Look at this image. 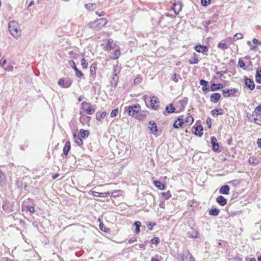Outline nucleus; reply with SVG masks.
Returning a JSON list of instances; mask_svg holds the SVG:
<instances>
[{
  "label": "nucleus",
  "mask_w": 261,
  "mask_h": 261,
  "mask_svg": "<svg viewBox=\"0 0 261 261\" xmlns=\"http://www.w3.org/2000/svg\"><path fill=\"white\" fill-rule=\"evenodd\" d=\"M9 30L11 34L15 38H18L21 36L19 25L16 21H11L9 23Z\"/></svg>",
  "instance_id": "nucleus-1"
},
{
  "label": "nucleus",
  "mask_w": 261,
  "mask_h": 261,
  "mask_svg": "<svg viewBox=\"0 0 261 261\" xmlns=\"http://www.w3.org/2000/svg\"><path fill=\"white\" fill-rule=\"evenodd\" d=\"M107 22V20L106 19L101 18L89 23L88 25L90 28L95 31H99L106 24Z\"/></svg>",
  "instance_id": "nucleus-2"
},
{
  "label": "nucleus",
  "mask_w": 261,
  "mask_h": 261,
  "mask_svg": "<svg viewBox=\"0 0 261 261\" xmlns=\"http://www.w3.org/2000/svg\"><path fill=\"white\" fill-rule=\"evenodd\" d=\"M141 109V107L139 104L133 105L124 108V112L127 113L129 116L135 117L138 114L139 110Z\"/></svg>",
  "instance_id": "nucleus-3"
},
{
  "label": "nucleus",
  "mask_w": 261,
  "mask_h": 261,
  "mask_svg": "<svg viewBox=\"0 0 261 261\" xmlns=\"http://www.w3.org/2000/svg\"><path fill=\"white\" fill-rule=\"evenodd\" d=\"M69 64H70V66L74 69L75 72V74L78 77L81 78L84 76V74L82 72V71L77 68L75 65V63L73 60L69 61Z\"/></svg>",
  "instance_id": "nucleus-4"
},
{
  "label": "nucleus",
  "mask_w": 261,
  "mask_h": 261,
  "mask_svg": "<svg viewBox=\"0 0 261 261\" xmlns=\"http://www.w3.org/2000/svg\"><path fill=\"white\" fill-rule=\"evenodd\" d=\"M187 237L189 238H197L198 236V231L193 227H190L187 232Z\"/></svg>",
  "instance_id": "nucleus-5"
},
{
  "label": "nucleus",
  "mask_w": 261,
  "mask_h": 261,
  "mask_svg": "<svg viewBox=\"0 0 261 261\" xmlns=\"http://www.w3.org/2000/svg\"><path fill=\"white\" fill-rule=\"evenodd\" d=\"M237 91L238 90L235 89H225L223 90V95L224 97H229L233 96Z\"/></svg>",
  "instance_id": "nucleus-6"
},
{
  "label": "nucleus",
  "mask_w": 261,
  "mask_h": 261,
  "mask_svg": "<svg viewBox=\"0 0 261 261\" xmlns=\"http://www.w3.org/2000/svg\"><path fill=\"white\" fill-rule=\"evenodd\" d=\"M245 84L251 90H253L255 88L253 81L249 78L246 77L245 79Z\"/></svg>",
  "instance_id": "nucleus-7"
},
{
  "label": "nucleus",
  "mask_w": 261,
  "mask_h": 261,
  "mask_svg": "<svg viewBox=\"0 0 261 261\" xmlns=\"http://www.w3.org/2000/svg\"><path fill=\"white\" fill-rule=\"evenodd\" d=\"M3 210L7 213L13 211V206L11 203L8 201H5L3 204Z\"/></svg>",
  "instance_id": "nucleus-8"
},
{
  "label": "nucleus",
  "mask_w": 261,
  "mask_h": 261,
  "mask_svg": "<svg viewBox=\"0 0 261 261\" xmlns=\"http://www.w3.org/2000/svg\"><path fill=\"white\" fill-rule=\"evenodd\" d=\"M148 114V111L144 110L142 111L140 109L138 111V114L137 116H136V118L140 120H142L147 117Z\"/></svg>",
  "instance_id": "nucleus-9"
},
{
  "label": "nucleus",
  "mask_w": 261,
  "mask_h": 261,
  "mask_svg": "<svg viewBox=\"0 0 261 261\" xmlns=\"http://www.w3.org/2000/svg\"><path fill=\"white\" fill-rule=\"evenodd\" d=\"M150 103H151V106L153 109H157V108L159 107L158 105L155 106V104H158L159 103V100L158 98L155 96H153L151 97L150 99Z\"/></svg>",
  "instance_id": "nucleus-10"
},
{
  "label": "nucleus",
  "mask_w": 261,
  "mask_h": 261,
  "mask_svg": "<svg viewBox=\"0 0 261 261\" xmlns=\"http://www.w3.org/2000/svg\"><path fill=\"white\" fill-rule=\"evenodd\" d=\"M182 261H194V259L191 253L186 252L182 255Z\"/></svg>",
  "instance_id": "nucleus-11"
},
{
  "label": "nucleus",
  "mask_w": 261,
  "mask_h": 261,
  "mask_svg": "<svg viewBox=\"0 0 261 261\" xmlns=\"http://www.w3.org/2000/svg\"><path fill=\"white\" fill-rule=\"evenodd\" d=\"M199 83L202 86V89L203 91L207 92L210 91V88L208 87V82L207 81L202 79L200 80Z\"/></svg>",
  "instance_id": "nucleus-12"
},
{
  "label": "nucleus",
  "mask_w": 261,
  "mask_h": 261,
  "mask_svg": "<svg viewBox=\"0 0 261 261\" xmlns=\"http://www.w3.org/2000/svg\"><path fill=\"white\" fill-rule=\"evenodd\" d=\"M89 193L90 194L93 195L94 196L103 197L108 196L110 194V193L108 192H105V193H100V192H95L94 191H90Z\"/></svg>",
  "instance_id": "nucleus-13"
},
{
  "label": "nucleus",
  "mask_w": 261,
  "mask_h": 261,
  "mask_svg": "<svg viewBox=\"0 0 261 261\" xmlns=\"http://www.w3.org/2000/svg\"><path fill=\"white\" fill-rule=\"evenodd\" d=\"M149 124L150 125L149 126V129L151 131L152 134H155L157 132L158 129L156 123L153 121H150L149 123Z\"/></svg>",
  "instance_id": "nucleus-14"
},
{
  "label": "nucleus",
  "mask_w": 261,
  "mask_h": 261,
  "mask_svg": "<svg viewBox=\"0 0 261 261\" xmlns=\"http://www.w3.org/2000/svg\"><path fill=\"white\" fill-rule=\"evenodd\" d=\"M220 97L221 95L219 93H213L210 96V100L214 103H217L220 99Z\"/></svg>",
  "instance_id": "nucleus-15"
},
{
  "label": "nucleus",
  "mask_w": 261,
  "mask_h": 261,
  "mask_svg": "<svg viewBox=\"0 0 261 261\" xmlns=\"http://www.w3.org/2000/svg\"><path fill=\"white\" fill-rule=\"evenodd\" d=\"M230 190V188L228 185H224L222 186L219 189V193L222 194H228L229 193V191Z\"/></svg>",
  "instance_id": "nucleus-16"
},
{
  "label": "nucleus",
  "mask_w": 261,
  "mask_h": 261,
  "mask_svg": "<svg viewBox=\"0 0 261 261\" xmlns=\"http://www.w3.org/2000/svg\"><path fill=\"white\" fill-rule=\"evenodd\" d=\"M211 144L213 147V150L215 151H217L219 148V145L216 138L214 137H211Z\"/></svg>",
  "instance_id": "nucleus-17"
},
{
  "label": "nucleus",
  "mask_w": 261,
  "mask_h": 261,
  "mask_svg": "<svg viewBox=\"0 0 261 261\" xmlns=\"http://www.w3.org/2000/svg\"><path fill=\"white\" fill-rule=\"evenodd\" d=\"M217 202L221 205L224 206L227 203V200L222 196H218L216 199Z\"/></svg>",
  "instance_id": "nucleus-18"
},
{
  "label": "nucleus",
  "mask_w": 261,
  "mask_h": 261,
  "mask_svg": "<svg viewBox=\"0 0 261 261\" xmlns=\"http://www.w3.org/2000/svg\"><path fill=\"white\" fill-rule=\"evenodd\" d=\"M252 118L253 121L257 124L261 126V115L260 114H253Z\"/></svg>",
  "instance_id": "nucleus-19"
},
{
  "label": "nucleus",
  "mask_w": 261,
  "mask_h": 261,
  "mask_svg": "<svg viewBox=\"0 0 261 261\" xmlns=\"http://www.w3.org/2000/svg\"><path fill=\"white\" fill-rule=\"evenodd\" d=\"M195 135L200 137L203 135V127L202 126V125H198L196 127H195Z\"/></svg>",
  "instance_id": "nucleus-20"
},
{
  "label": "nucleus",
  "mask_w": 261,
  "mask_h": 261,
  "mask_svg": "<svg viewBox=\"0 0 261 261\" xmlns=\"http://www.w3.org/2000/svg\"><path fill=\"white\" fill-rule=\"evenodd\" d=\"M223 88V85L221 84L213 83L211 86V90L212 91L220 90Z\"/></svg>",
  "instance_id": "nucleus-21"
},
{
  "label": "nucleus",
  "mask_w": 261,
  "mask_h": 261,
  "mask_svg": "<svg viewBox=\"0 0 261 261\" xmlns=\"http://www.w3.org/2000/svg\"><path fill=\"white\" fill-rule=\"evenodd\" d=\"M184 123L183 119L178 118L173 124V127L175 128H179Z\"/></svg>",
  "instance_id": "nucleus-22"
},
{
  "label": "nucleus",
  "mask_w": 261,
  "mask_h": 261,
  "mask_svg": "<svg viewBox=\"0 0 261 261\" xmlns=\"http://www.w3.org/2000/svg\"><path fill=\"white\" fill-rule=\"evenodd\" d=\"M73 139L74 142L79 145L82 146L83 145V141L80 136H77L76 134H73Z\"/></svg>",
  "instance_id": "nucleus-23"
},
{
  "label": "nucleus",
  "mask_w": 261,
  "mask_h": 261,
  "mask_svg": "<svg viewBox=\"0 0 261 261\" xmlns=\"http://www.w3.org/2000/svg\"><path fill=\"white\" fill-rule=\"evenodd\" d=\"M255 81L258 83H261V69H256Z\"/></svg>",
  "instance_id": "nucleus-24"
},
{
  "label": "nucleus",
  "mask_w": 261,
  "mask_h": 261,
  "mask_svg": "<svg viewBox=\"0 0 261 261\" xmlns=\"http://www.w3.org/2000/svg\"><path fill=\"white\" fill-rule=\"evenodd\" d=\"M195 49L197 52L204 53L207 50L206 46L202 45H197L195 47Z\"/></svg>",
  "instance_id": "nucleus-25"
},
{
  "label": "nucleus",
  "mask_w": 261,
  "mask_h": 261,
  "mask_svg": "<svg viewBox=\"0 0 261 261\" xmlns=\"http://www.w3.org/2000/svg\"><path fill=\"white\" fill-rule=\"evenodd\" d=\"M70 149V143L69 142H66L63 148V153L66 156Z\"/></svg>",
  "instance_id": "nucleus-26"
},
{
  "label": "nucleus",
  "mask_w": 261,
  "mask_h": 261,
  "mask_svg": "<svg viewBox=\"0 0 261 261\" xmlns=\"http://www.w3.org/2000/svg\"><path fill=\"white\" fill-rule=\"evenodd\" d=\"M106 115L107 113L106 112H103L102 113L97 112L96 114V118L98 121H100L101 119H103Z\"/></svg>",
  "instance_id": "nucleus-27"
},
{
  "label": "nucleus",
  "mask_w": 261,
  "mask_h": 261,
  "mask_svg": "<svg viewBox=\"0 0 261 261\" xmlns=\"http://www.w3.org/2000/svg\"><path fill=\"white\" fill-rule=\"evenodd\" d=\"M115 47V44L113 43V40L111 39H109L106 45V48L108 49H112L114 48Z\"/></svg>",
  "instance_id": "nucleus-28"
},
{
  "label": "nucleus",
  "mask_w": 261,
  "mask_h": 261,
  "mask_svg": "<svg viewBox=\"0 0 261 261\" xmlns=\"http://www.w3.org/2000/svg\"><path fill=\"white\" fill-rule=\"evenodd\" d=\"M80 134L82 138H83V139H86L89 136V131L87 130L81 129L80 130Z\"/></svg>",
  "instance_id": "nucleus-29"
},
{
  "label": "nucleus",
  "mask_w": 261,
  "mask_h": 261,
  "mask_svg": "<svg viewBox=\"0 0 261 261\" xmlns=\"http://www.w3.org/2000/svg\"><path fill=\"white\" fill-rule=\"evenodd\" d=\"M155 186L160 190H163L165 188V186L160 181L154 180L153 181Z\"/></svg>",
  "instance_id": "nucleus-30"
},
{
  "label": "nucleus",
  "mask_w": 261,
  "mask_h": 261,
  "mask_svg": "<svg viewBox=\"0 0 261 261\" xmlns=\"http://www.w3.org/2000/svg\"><path fill=\"white\" fill-rule=\"evenodd\" d=\"M166 111L168 113H174L175 112V109L173 107V105L172 103H170L169 105L166 106Z\"/></svg>",
  "instance_id": "nucleus-31"
},
{
  "label": "nucleus",
  "mask_w": 261,
  "mask_h": 261,
  "mask_svg": "<svg viewBox=\"0 0 261 261\" xmlns=\"http://www.w3.org/2000/svg\"><path fill=\"white\" fill-rule=\"evenodd\" d=\"M219 212V209L217 208H212L209 211V215L216 216L218 215Z\"/></svg>",
  "instance_id": "nucleus-32"
},
{
  "label": "nucleus",
  "mask_w": 261,
  "mask_h": 261,
  "mask_svg": "<svg viewBox=\"0 0 261 261\" xmlns=\"http://www.w3.org/2000/svg\"><path fill=\"white\" fill-rule=\"evenodd\" d=\"M211 114L213 115H222L223 114V110L222 109H215L211 111Z\"/></svg>",
  "instance_id": "nucleus-33"
},
{
  "label": "nucleus",
  "mask_w": 261,
  "mask_h": 261,
  "mask_svg": "<svg viewBox=\"0 0 261 261\" xmlns=\"http://www.w3.org/2000/svg\"><path fill=\"white\" fill-rule=\"evenodd\" d=\"M173 10L174 11V12L176 13V14H177L178 13V12L180 11V10H181V5L180 4H177L176 3H175L174 5H173Z\"/></svg>",
  "instance_id": "nucleus-34"
},
{
  "label": "nucleus",
  "mask_w": 261,
  "mask_h": 261,
  "mask_svg": "<svg viewBox=\"0 0 261 261\" xmlns=\"http://www.w3.org/2000/svg\"><path fill=\"white\" fill-rule=\"evenodd\" d=\"M120 55V51L119 49H116L114 50V53L112 57L113 59H117Z\"/></svg>",
  "instance_id": "nucleus-35"
},
{
  "label": "nucleus",
  "mask_w": 261,
  "mask_h": 261,
  "mask_svg": "<svg viewBox=\"0 0 261 261\" xmlns=\"http://www.w3.org/2000/svg\"><path fill=\"white\" fill-rule=\"evenodd\" d=\"M94 112L95 109L92 106L89 107L86 110V113L88 115H92L94 113Z\"/></svg>",
  "instance_id": "nucleus-36"
},
{
  "label": "nucleus",
  "mask_w": 261,
  "mask_h": 261,
  "mask_svg": "<svg viewBox=\"0 0 261 261\" xmlns=\"http://www.w3.org/2000/svg\"><path fill=\"white\" fill-rule=\"evenodd\" d=\"M97 69V66L95 63H93L90 66V73L92 74H95L96 73Z\"/></svg>",
  "instance_id": "nucleus-37"
},
{
  "label": "nucleus",
  "mask_w": 261,
  "mask_h": 261,
  "mask_svg": "<svg viewBox=\"0 0 261 261\" xmlns=\"http://www.w3.org/2000/svg\"><path fill=\"white\" fill-rule=\"evenodd\" d=\"M134 225L136 226L135 231L137 233H138L140 232V227L141 226V223L140 221H136L135 222Z\"/></svg>",
  "instance_id": "nucleus-38"
},
{
  "label": "nucleus",
  "mask_w": 261,
  "mask_h": 261,
  "mask_svg": "<svg viewBox=\"0 0 261 261\" xmlns=\"http://www.w3.org/2000/svg\"><path fill=\"white\" fill-rule=\"evenodd\" d=\"M119 72V69L118 68V67L115 66L113 67V79L115 80V77L117 76L118 73Z\"/></svg>",
  "instance_id": "nucleus-39"
},
{
  "label": "nucleus",
  "mask_w": 261,
  "mask_h": 261,
  "mask_svg": "<svg viewBox=\"0 0 261 261\" xmlns=\"http://www.w3.org/2000/svg\"><path fill=\"white\" fill-rule=\"evenodd\" d=\"M88 63L85 58H83L81 60V65L83 69H87L88 67Z\"/></svg>",
  "instance_id": "nucleus-40"
},
{
  "label": "nucleus",
  "mask_w": 261,
  "mask_h": 261,
  "mask_svg": "<svg viewBox=\"0 0 261 261\" xmlns=\"http://www.w3.org/2000/svg\"><path fill=\"white\" fill-rule=\"evenodd\" d=\"M85 7L90 10L94 9L96 8V4H88L85 5Z\"/></svg>",
  "instance_id": "nucleus-41"
},
{
  "label": "nucleus",
  "mask_w": 261,
  "mask_h": 261,
  "mask_svg": "<svg viewBox=\"0 0 261 261\" xmlns=\"http://www.w3.org/2000/svg\"><path fill=\"white\" fill-rule=\"evenodd\" d=\"M72 84V81L70 80H68L66 81H64V85L63 86V88H67L71 86Z\"/></svg>",
  "instance_id": "nucleus-42"
},
{
  "label": "nucleus",
  "mask_w": 261,
  "mask_h": 261,
  "mask_svg": "<svg viewBox=\"0 0 261 261\" xmlns=\"http://www.w3.org/2000/svg\"><path fill=\"white\" fill-rule=\"evenodd\" d=\"M254 114H260L261 115V103L260 105L256 107L254 111Z\"/></svg>",
  "instance_id": "nucleus-43"
},
{
  "label": "nucleus",
  "mask_w": 261,
  "mask_h": 261,
  "mask_svg": "<svg viewBox=\"0 0 261 261\" xmlns=\"http://www.w3.org/2000/svg\"><path fill=\"white\" fill-rule=\"evenodd\" d=\"M118 114V109H115L112 111L111 113V117H115L117 116Z\"/></svg>",
  "instance_id": "nucleus-44"
},
{
  "label": "nucleus",
  "mask_w": 261,
  "mask_h": 261,
  "mask_svg": "<svg viewBox=\"0 0 261 261\" xmlns=\"http://www.w3.org/2000/svg\"><path fill=\"white\" fill-rule=\"evenodd\" d=\"M242 38H243V35L242 34L236 33L233 38V40L236 41L238 39H242Z\"/></svg>",
  "instance_id": "nucleus-45"
},
{
  "label": "nucleus",
  "mask_w": 261,
  "mask_h": 261,
  "mask_svg": "<svg viewBox=\"0 0 261 261\" xmlns=\"http://www.w3.org/2000/svg\"><path fill=\"white\" fill-rule=\"evenodd\" d=\"M194 121L193 118L192 116H188L185 120L186 123L191 124Z\"/></svg>",
  "instance_id": "nucleus-46"
},
{
  "label": "nucleus",
  "mask_w": 261,
  "mask_h": 261,
  "mask_svg": "<svg viewBox=\"0 0 261 261\" xmlns=\"http://www.w3.org/2000/svg\"><path fill=\"white\" fill-rule=\"evenodd\" d=\"M218 47L219 48H220L223 50L225 49L226 48H227V45L225 43H221V42H220L218 43Z\"/></svg>",
  "instance_id": "nucleus-47"
},
{
  "label": "nucleus",
  "mask_w": 261,
  "mask_h": 261,
  "mask_svg": "<svg viewBox=\"0 0 261 261\" xmlns=\"http://www.w3.org/2000/svg\"><path fill=\"white\" fill-rule=\"evenodd\" d=\"M152 244L158 245L159 243V239L158 237H154L151 240Z\"/></svg>",
  "instance_id": "nucleus-48"
},
{
  "label": "nucleus",
  "mask_w": 261,
  "mask_h": 261,
  "mask_svg": "<svg viewBox=\"0 0 261 261\" xmlns=\"http://www.w3.org/2000/svg\"><path fill=\"white\" fill-rule=\"evenodd\" d=\"M211 3V0H201V3L203 6H207Z\"/></svg>",
  "instance_id": "nucleus-49"
},
{
  "label": "nucleus",
  "mask_w": 261,
  "mask_h": 261,
  "mask_svg": "<svg viewBox=\"0 0 261 261\" xmlns=\"http://www.w3.org/2000/svg\"><path fill=\"white\" fill-rule=\"evenodd\" d=\"M199 60L197 58H194L193 60H189V62L190 64H196L198 63Z\"/></svg>",
  "instance_id": "nucleus-50"
},
{
  "label": "nucleus",
  "mask_w": 261,
  "mask_h": 261,
  "mask_svg": "<svg viewBox=\"0 0 261 261\" xmlns=\"http://www.w3.org/2000/svg\"><path fill=\"white\" fill-rule=\"evenodd\" d=\"M245 64L243 60L240 59L238 62V66H239L240 68H243L245 66Z\"/></svg>",
  "instance_id": "nucleus-51"
},
{
  "label": "nucleus",
  "mask_w": 261,
  "mask_h": 261,
  "mask_svg": "<svg viewBox=\"0 0 261 261\" xmlns=\"http://www.w3.org/2000/svg\"><path fill=\"white\" fill-rule=\"evenodd\" d=\"M7 63V61L6 59H4V58H2L0 61V65L2 66V67H4V65H5Z\"/></svg>",
  "instance_id": "nucleus-52"
},
{
  "label": "nucleus",
  "mask_w": 261,
  "mask_h": 261,
  "mask_svg": "<svg viewBox=\"0 0 261 261\" xmlns=\"http://www.w3.org/2000/svg\"><path fill=\"white\" fill-rule=\"evenodd\" d=\"M6 71H11L13 69V66L11 65H8L7 67L5 68Z\"/></svg>",
  "instance_id": "nucleus-53"
},
{
  "label": "nucleus",
  "mask_w": 261,
  "mask_h": 261,
  "mask_svg": "<svg viewBox=\"0 0 261 261\" xmlns=\"http://www.w3.org/2000/svg\"><path fill=\"white\" fill-rule=\"evenodd\" d=\"M180 78V76L179 75H177L176 74H174L173 75V80L175 82H177L178 81V79Z\"/></svg>",
  "instance_id": "nucleus-54"
},
{
  "label": "nucleus",
  "mask_w": 261,
  "mask_h": 261,
  "mask_svg": "<svg viewBox=\"0 0 261 261\" xmlns=\"http://www.w3.org/2000/svg\"><path fill=\"white\" fill-rule=\"evenodd\" d=\"M141 81H142L141 78L137 77L134 80V83L139 84L141 83Z\"/></svg>",
  "instance_id": "nucleus-55"
},
{
  "label": "nucleus",
  "mask_w": 261,
  "mask_h": 261,
  "mask_svg": "<svg viewBox=\"0 0 261 261\" xmlns=\"http://www.w3.org/2000/svg\"><path fill=\"white\" fill-rule=\"evenodd\" d=\"M206 124L208 125V128H210L212 125L211 119L210 118H207Z\"/></svg>",
  "instance_id": "nucleus-56"
},
{
  "label": "nucleus",
  "mask_w": 261,
  "mask_h": 261,
  "mask_svg": "<svg viewBox=\"0 0 261 261\" xmlns=\"http://www.w3.org/2000/svg\"><path fill=\"white\" fill-rule=\"evenodd\" d=\"M27 209L31 213H34L35 212V208L33 206H28Z\"/></svg>",
  "instance_id": "nucleus-57"
},
{
  "label": "nucleus",
  "mask_w": 261,
  "mask_h": 261,
  "mask_svg": "<svg viewBox=\"0 0 261 261\" xmlns=\"http://www.w3.org/2000/svg\"><path fill=\"white\" fill-rule=\"evenodd\" d=\"M58 85L63 88L64 85V80L62 79H60L58 82Z\"/></svg>",
  "instance_id": "nucleus-58"
},
{
  "label": "nucleus",
  "mask_w": 261,
  "mask_h": 261,
  "mask_svg": "<svg viewBox=\"0 0 261 261\" xmlns=\"http://www.w3.org/2000/svg\"><path fill=\"white\" fill-rule=\"evenodd\" d=\"M137 241V239L136 238H131L128 240V243L129 244H133Z\"/></svg>",
  "instance_id": "nucleus-59"
},
{
  "label": "nucleus",
  "mask_w": 261,
  "mask_h": 261,
  "mask_svg": "<svg viewBox=\"0 0 261 261\" xmlns=\"http://www.w3.org/2000/svg\"><path fill=\"white\" fill-rule=\"evenodd\" d=\"M226 71H218L217 72V74L219 75L220 77H222L224 73H226Z\"/></svg>",
  "instance_id": "nucleus-60"
},
{
  "label": "nucleus",
  "mask_w": 261,
  "mask_h": 261,
  "mask_svg": "<svg viewBox=\"0 0 261 261\" xmlns=\"http://www.w3.org/2000/svg\"><path fill=\"white\" fill-rule=\"evenodd\" d=\"M250 49L253 50H257L258 49V47L256 45H251L250 46Z\"/></svg>",
  "instance_id": "nucleus-61"
},
{
  "label": "nucleus",
  "mask_w": 261,
  "mask_h": 261,
  "mask_svg": "<svg viewBox=\"0 0 261 261\" xmlns=\"http://www.w3.org/2000/svg\"><path fill=\"white\" fill-rule=\"evenodd\" d=\"M96 14L97 15H98L99 16H103L105 15V12L104 11H102L100 13H99L98 12H96Z\"/></svg>",
  "instance_id": "nucleus-62"
},
{
  "label": "nucleus",
  "mask_w": 261,
  "mask_h": 261,
  "mask_svg": "<svg viewBox=\"0 0 261 261\" xmlns=\"http://www.w3.org/2000/svg\"><path fill=\"white\" fill-rule=\"evenodd\" d=\"M257 144L259 147L261 148V138L258 139L257 141Z\"/></svg>",
  "instance_id": "nucleus-63"
},
{
  "label": "nucleus",
  "mask_w": 261,
  "mask_h": 261,
  "mask_svg": "<svg viewBox=\"0 0 261 261\" xmlns=\"http://www.w3.org/2000/svg\"><path fill=\"white\" fill-rule=\"evenodd\" d=\"M119 192H120L119 190H118V191L115 190L112 193V194L114 196H116V195H117L119 194Z\"/></svg>",
  "instance_id": "nucleus-64"
}]
</instances>
